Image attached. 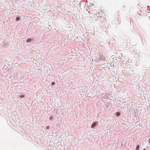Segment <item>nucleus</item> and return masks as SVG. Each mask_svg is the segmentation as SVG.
Segmentation results:
<instances>
[{"label":"nucleus","instance_id":"nucleus-10","mask_svg":"<svg viewBox=\"0 0 150 150\" xmlns=\"http://www.w3.org/2000/svg\"><path fill=\"white\" fill-rule=\"evenodd\" d=\"M101 59H103V60L104 59H104V57H103V58H101Z\"/></svg>","mask_w":150,"mask_h":150},{"label":"nucleus","instance_id":"nucleus-2","mask_svg":"<svg viewBox=\"0 0 150 150\" xmlns=\"http://www.w3.org/2000/svg\"><path fill=\"white\" fill-rule=\"evenodd\" d=\"M31 38H28L26 40V42H30V41H31Z\"/></svg>","mask_w":150,"mask_h":150},{"label":"nucleus","instance_id":"nucleus-6","mask_svg":"<svg viewBox=\"0 0 150 150\" xmlns=\"http://www.w3.org/2000/svg\"><path fill=\"white\" fill-rule=\"evenodd\" d=\"M120 113L119 112H117L116 113V115L117 116V117H118L120 115Z\"/></svg>","mask_w":150,"mask_h":150},{"label":"nucleus","instance_id":"nucleus-7","mask_svg":"<svg viewBox=\"0 0 150 150\" xmlns=\"http://www.w3.org/2000/svg\"><path fill=\"white\" fill-rule=\"evenodd\" d=\"M55 84V83L54 82H52V83L51 85L52 86H53Z\"/></svg>","mask_w":150,"mask_h":150},{"label":"nucleus","instance_id":"nucleus-8","mask_svg":"<svg viewBox=\"0 0 150 150\" xmlns=\"http://www.w3.org/2000/svg\"><path fill=\"white\" fill-rule=\"evenodd\" d=\"M49 126H47L46 127V129H49Z\"/></svg>","mask_w":150,"mask_h":150},{"label":"nucleus","instance_id":"nucleus-3","mask_svg":"<svg viewBox=\"0 0 150 150\" xmlns=\"http://www.w3.org/2000/svg\"><path fill=\"white\" fill-rule=\"evenodd\" d=\"M19 97L21 98H25V96L23 95H20L19 96Z\"/></svg>","mask_w":150,"mask_h":150},{"label":"nucleus","instance_id":"nucleus-1","mask_svg":"<svg viewBox=\"0 0 150 150\" xmlns=\"http://www.w3.org/2000/svg\"><path fill=\"white\" fill-rule=\"evenodd\" d=\"M98 123V122L97 121L94 122L91 125V128H96V127H97Z\"/></svg>","mask_w":150,"mask_h":150},{"label":"nucleus","instance_id":"nucleus-4","mask_svg":"<svg viewBox=\"0 0 150 150\" xmlns=\"http://www.w3.org/2000/svg\"><path fill=\"white\" fill-rule=\"evenodd\" d=\"M136 150H139V145H137L136 148Z\"/></svg>","mask_w":150,"mask_h":150},{"label":"nucleus","instance_id":"nucleus-11","mask_svg":"<svg viewBox=\"0 0 150 150\" xmlns=\"http://www.w3.org/2000/svg\"><path fill=\"white\" fill-rule=\"evenodd\" d=\"M143 150H146L145 149H144Z\"/></svg>","mask_w":150,"mask_h":150},{"label":"nucleus","instance_id":"nucleus-5","mask_svg":"<svg viewBox=\"0 0 150 150\" xmlns=\"http://www.w3.org/2000/svg\"><path fill=\"white\" fill-rule=\"evenodd\" d=\"M20 20V18L19 17H17L16 18V20L17 21H19Z\"/></svg>","mask_w":150,"mask_h":150},{"label":"nucleus","instance_id":"nucleus-9","mask_svg":"<svg viewBox=\"0 0 150 150\" xmlns=\"http://www.w3.org/2000/svg\"><path fill=\"white\" fill-rule=\"evenodd\" d=\"M149 144L150 145V138L149 140Z\"/></svg>","mask_w":150,"mask_h":150}]
</instances>
